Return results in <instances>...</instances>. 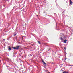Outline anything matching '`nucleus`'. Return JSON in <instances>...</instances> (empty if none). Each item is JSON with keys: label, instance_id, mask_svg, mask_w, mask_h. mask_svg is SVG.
<instances>
[{"label": "nucleus", "instance_id": "39448f33", "mask_svg": "<svg viewBox=\"0 0 73 73\" xmlns=\"http://www.w3.org/2000/svg\"><path fill=\"white\" fill-rule=\"evenodd\" d=\"M63 73H68V71H64V72H63Z\"/></svg>", "mask_w": 73, "mask_h": 73}, {"label": "nucleus", "instance_id": "0eeeda50", "mask_svg": "<svg viewBox=\"0 0 73 73\" xmlns=\"http://www.w3.org/2000/svg\"><path fill=\"white\" fill-rule=\"evenodd\" d=\"M38 42L39 44H41V42L40 41H38Z\"/></svg>", "mask_w": 73, "mask_h": 73}, {"label": "nucleus", "instance_id": "423d86ee", "mask_svg": "<svg viewBox=\"0 0 73 73\" xmlns=\"http://www.w3.org/2000/svg\"><path fill=\"white\" fill-rule=\"evenodd\" d=\"M60 39L61 40H62V41H64V39H63L62 38V37H61L60 38Z\"/></svg>", "mask_w": 73, "mask_h": 73}, {"label": "nucleus", "instance_id": "6ab92c4d", "mask_svg": "<svg viewBox=\"0 0 73 73\" xmlns=\"http://www.w3.org/2000/svg\"><path fill=\"white\" fill-rule=\"evenodd\" d=\"M21 37H22V36H21Z\"/></svg>", "mask_w": 73, "mask_h": 73}, {"label": "nucleus", "instance_id": "412c9836", "mask_svg": "<svg viewBox=\"0 0 73 73\" xmlns=\"http://www.w3.org/2000/svg\"><path fill=\"white\" fill-rule=\"evenodd\" d=\"M49 73H50V72H49Z\"/></svg>", "mask_w": 73, "mask_h": 73}, {"label": "nucleus", "instance_id": "6e6552de", "mask_svg": "<svg viewBox=\"0 0 73 73\" xmlns=\"http://www.w3.org/2000/svg\"><path fill=\"white\" fill-rule=\"evenodd\" d=\"M16 33H15L13 34V36H16Z\"/></svg>", "mask_w": 73, "mask_h": 73}, {"label": "nucleus", "instance_id": "f8f14e48", "mask_svg": "<svg viewBox=\"0 0 73 73\" xmlns=\"http://www.w3.org/2000/svg\"><path fill=\"white\" fill-rule=\"evenodd\" d=\"M5 39H3V40H2V41H5Z\"/></svg>", "mask_w": 73, "mask_h": 73}, {"label": "nucleus", "instance_id": "aec40b11", "mask_svg": "<svg viewBox=\"0 0 73 73\" xmlns=\"http://www.w3.org/2000/svg\"><path fill=\"white\" fill-rule=\"evenodd\" d=\"M60 36V37H61V36Z\"/></svg>", "mask_w": 73, "mask_h": 73}, {"label": "nucleus", "instance_id": "dca6fc26", "mask_svg": "<svg viewBox=\"0 0 73 73\" xmlns=\"http://www.w3.org/2000/svg\"><path fill=\"white\" fill-rule=\"evenodd\" d=\"M64 12H65V11H64L62 13H63Z\"/></svg>", "mask_w": 73, "mask_h": 73}, {"label": "nucleus", "instance_id": "f257e3e1", "mask_svg": "<svg viewBox=\"0 0 73 73\" xmlns=\"http://www.w3.org/2000/svg\"><path fill=\"white\" fill-rule=\"evenodd\" d=\"M12 48H13L14 50H18L19 49H20L21 48V47L19 46H17L16 47H12Z\"/></svg>", "mask_w": 73, "mask_h": 73}, {"label": "nucleus", "instance_id": "ddd939ff", "mask_svg": "<svg viewBox=\"0 0 73 73\" xmlns=\"http://www.w3.org/2000/svg\"><path fill=\"white\" fill-rule=\"evenodd\" d=\"M64 49H65V50H66V47H64Z\"/></svg>", "mask_w": 73, "mask_h": 73}, {"label": "nucleus", "instance_id": "2eb2a0df", "mask_svg": "<svg viewBox=\"0 0 73 73\" xmlns=\"http://www.w3.org/2000/svg\"><path fill=\"white\" fill-rule=\"evenodd\" d=\"M7 39L8 40H9V39L7 38Z\"/></svg>", "mask_w": 73, "mask_h": 73}, {"label": "nucleus", "instance_id": "1a4fd4ad", "mask_svg": "<svg viewBox=\"0 0 73 73\" xmlns=\"http://www.w3.org/2000/svg\"><path fill=\"white\" fill-rule=\"evenodd\" d=\"M70 4L72 5V0H70Z\"/></svg>", "mask_w": 73, "mask_h": 73}, {"label": "nucleus", "instance_id": "4be33fe9", "mask_svg": "<svg viewBox=\"0 0 73 73\" xmlns=\"http://www.w3.org/2000/svg\"><path fill=\"white\" fill-rule=\"evenodd\" d=\"M49 73H50V72H49Z\"/></svg>", "mask_w": 73, "mask_h": 73}, {"label": "nucleus", "instance_id": "7ed1b4c3", "mask_svg": "<svg viewBox=\"0 0 73 73\" xmlns=\"http://www.w3.org/2000/svg\"><path fill=\"white\" fill-rule=\"evenodd\" d=\"M42 63L44 64L45 65V66H46V64L43 61V59H42Z\"/></svg>", "mask_w": 73, "mask_h": 73}, {"label": "nucleus", "instance_id": "20e7f679", "mask_svg": "<svg viewBox=\"0 0 73 73\" xmlns=\"http://www.w3.org/2000/svg\"><path fill=\"white\" fill-rule=\"evenodd\" d=\"M67 41V40H64V42H63L64 43H66V42Z\"/></svg>", "mask_w": 73, "mask_h": 73}, {"label": "nucleus", "instance_id": "f03ea898", "mask_svg": "<svg viewBox=\"0 0 73 73\" xmlns=\"http://www.w3.org/2000/svg\"><path fill=\"white\" fill-rule=\"evenodd\" d=\"M7 49H8V50L9 51H11V48L10 46H8L7 47Z\"/></svg>", "mask_w": 73, "mask_h": 73}, {"label": "nucleus", "instance_id": "4468645a", "mask_svg": "<svg viewBox=\"0 0 73 73\" xmlns=\"http://www.w3.org/2000/svg\"><path fill=\"white\" fill-rule=\"evenodd\" d=\"M20 38H21V37H19V39H20Z\"/></svg>", "mask_w": 73, "mask_h": 73}, {"label": "nucleus", "instance_id": "9d476101", "mask_svg": "<svg viewBox=\"0 0 73 73\" xmlns=\"http://www.w3.org/2000/svg\"><path fill=\"white\" fill-rule=\"evenodd\" d=\"M23 38V37H22V41H24V42H25V41H24V40Z\"/></svg>", "mask_w": 73, "mask_h": 73}, {"label": "nucleus", "instance_id": "f3484780", "mask_svg": "<svg viewBox=\"0 0 73 73\" xmlns=\"http://www.w3.org/2000/svg\"><path fill=\"white\" fill-rule=\"evenodd\" d=\"M46 71H47V72H48V70H46Z\"/></svg>", "mask_w": 73, "mask_h": 73}, {"label": "nucleus", "instance_id": "9b49d317", "mask_svg": "<svg viewBox=\"0 0 73 73\" xmlns=\"http://www.w3.org/2000/svg\"><path fill=\"white\" fill-rule=\"evenodd\" d=\"M51 50V49H50V48H49V50H48V51H50V50Z\"/></svg>", "mask_w": 73, "mask_h": 73}, {"label": "nucleus", "instance_id": "a211bd4d", "mask_svg": "<svg viewBox=\"0 0 73 73\" xmlns=\"http://www.w3.org/2000/svg\"><path fill=\"white\" fill-rule=\"evenodd\" d=\"M64 38H66V37H64Z\"/></svg>", "mask_w": 73, "mask_h": 73}]
</instances>
